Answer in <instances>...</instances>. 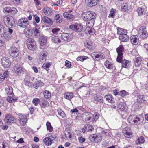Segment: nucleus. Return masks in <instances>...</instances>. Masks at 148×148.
<instances>
[{
  "instance_id": "31",
  "label": "nucleus",
  "mask_w": 148,
  "mask_h": 148,
  "mask_svg": "<svg viewBox=\"0 0 148 148\" xmlns=\"http://www.w3.org/2000/svg\"><path fill=\"white\" fill-rule=\"evenodd\" d=\"M42 20L45 23L49 25H52L53 23V21L51 19L46 16L42 18Z\"/></svg>"
},
{
  "instance_id": "27",
  "label": "nucleus",
  "mask_w": 148,
  "mask_h": 148,
  "mask_svg": "<svg viewBox=\"0 0 148 148\" xmlns=\"http://www.w3.org/2000/svg\"><path fill=\"white\" fill-rule=\"evenodd\" d=\"M39 41L41 46L40 48H42V46L45 45L46 43L47 39L45 37L41 36H40Z\"/></svg>"
},
{
  "instance_id": "50",
  "label": "nucleus",
  "mask_w": 148,
  "mask_h": 148,
  "mask_svg": "<svg viewBox=\"0 0 148 148\" xmlns=\"http://www.w3.org/2000/svg\"><path fill=\"white\" fill-rule=\"evenodd\" d=\"M47 126V130H49L50 132H51L53 130V128L51 125L50 122H47L46 124Z\"/></svg>"
},
{
  "instance_id": "32",
  "label": "nucleus",
  "mask_w": 148,
  "mask_h": 148,
  "mask_svg": "<svg viewBox=\"0 0 148 148\" xmlns=\"http://www.w3.org/2000/svg\"><path fill=\"white\" fill-rule=\"evenodd\" d=\"M42 107H46L48 104V102L47 101L43 99H38V102Z\"/></svg>"
},
{
  "instance_id": "44",
  "label": "nucleus",
  "mask_w": 148,
  "mask_h": 148,
  "mask_svg": "<svg viewBox=\"0 0 148 148\" xmlns=\"http://www.w3.org/2000/svg\"><path fill=\"white\" fill-rule=\"evenodd\" d=\"M44 97L47 99H49L51 96V93L49 91L45 90L43 93Z\"/></svg>"
},
{
  "instance_id": "56",
  "label": "nucleus",
  "mask_w": 148,
  "mask_h": 148,
  "mask_svg": "<svg viewBox=\"0 0 148 148\" xmlns=\"http://www.w3.org/2000/svg\"><path fill=\"white\" fill-rule=\"evenodd\" d=\"M90 138L92 139H96V138H101V136H100L99 134H94L90 136Z\"/></svg>"
},
{
  "instance_id": "28",
  "label": "nucleus",
  "mask_w": 148,
  "mask_h": 148,
  "mask_svg": "<svg viewBox=\"0 0 148 148\" xmlns=\"http://www.w3.org/2000/svg\"><path fill=\"white\" fill-rule=\"evenodd\" d=\"M131 8V6L127 3L123 4L121 6V9L124 12L128 11Z\"/></svg>"
},
{
  "instance_id": "23",
  "label": "nucleus",
  "mask_w": 148,
  "mask_h": 148,
  "mask_svg": "<svg viewBox=\"0 0 148 148\" xmlns=\"http://www.w3.org/2000/svg\"><path fill=\"white\" fill-rule=\"evenodd\" d=\"M64 134L66 138H71L73 135L72 132L69 129H66L64 132Z\"/></svg>"
},
{
  "instance_id": "4",
  "label": "nucleus",
  "mask_w": 148,
  "mask_h": 148,
  "mask_svg": "<svg viewBox=\"0 0 148 148\" xmlns=\"http://www.w3.org/2000/svg\"><path fill=\"white\" fill-rule=\"evenodd\" d=\"M138 34L140 37L143 39H145L148 37V32L145 26L140 27L138 31Z\"/></svg>"
},
{
  "instance_id": "63",
  "label": "nucleus",
  "mask_w": 148,
  "mask_h": 148,
  "mask_svg": "<svg viewBox=\"0 0 148 148\" xmlns=\"http://www.w3.org/2000/svg\"><path fill=\"white\" fill-rule=\"evenodd\" d=\"M4 27V26L0 27V34L3 33L5 32Z\"/></svg>"
},
{
  "instance_id": "35",
  "label": "nucleus",
  "mask_w": 148,
  "mask_h": 148,
  "mask_svg": "<svg viewBox=\"0 0 148 148\" xmlns=\"http://www.w3.org/2000/svg\"><path fill=\"white\" fill-rule=\"evenodd\" d=\"M74 97L73 93L71 92H66L64 94V97L69 100H71Z\"/></svg>"
},
{
  "instance_id": "57",
  "label": "nucleus",
  "mask_w": 148,
  "mask_h": 148,
  "mask_svg": "<svg viewBox=\"0 0 148 148\" xmlns=\"http://www.w3.org/2000/svg\"><path fill=\"white\" fill-rule=\"evenodd\" d=\"M95 99L100 103H102L103 101L102 97L99 96H96L95 98Z\"/></svg>"
},
{
  "instance_id": "40",
  "label": "nucleus",
  "mask_w": 148,
  "mask_h": 148,
  "mask_svg": "<svg viewBox=\"0 0 148 148\" xmlns=\"http://www.w3.org/2000/svg\"><path fill=\"white\" fill-rule=\"evenodd\" d=\"M137 11L139 15L144 14L145 12V9L142 7H139L137 9Z\"/></svg>"
},
{
  "instance_id": "33",
  "label": "nucleus",
  "mask_w": 148,
  "mask_h": 148,
  "mask_svg": "<svg viewBox=\"0 0 148 148\" xmlns=\"http://www.w3.org/2000/svg\"><path fill=\"white\" fill-rule=\"evenodd\" d=\"M119 38L123 42H126L129 39V37L127 34L124 35H121L119 36Z\"/></svg>"
},
{
  "instance_id": "39",
  "label": "nucleus",
  "mask_w": 148,
  "mask_h": 148,
  "mask_svg": "<svg viewBox=\"0 0 148 148\" xmlns=\"http://www.w3.org/2000/svg\"><path fill=\"white\" fill-rule=\"evenodd\" d=\"M63 15L65 18H66L68 19L73 20V16L71 14H69L67 12L64 13L63 14Z\"/></svg>"
},
{
  "instance_id": "58",
  "label": "nucleus",
  "mask_w": 148,
  "mask_h": 148,
  "mask_svg": "<svg viewBox=\"0 0 148 148\" xmlns=\"http://www.w3.org/2000/svg\"><path fill=\"white\" fill-rule=\"evenodd\" d=\"M56 136L54 134H49L48 136L46 137L45 139H55Z\"/></svg>"
},
{
  "instance_id": "30",
  "label": "nucleus",
  "mask_w": 148,
  "mask_h": 148,
  "mask_svg": "<svg viewBox=\"0 0 148 148\" xmlns=\"http://www.w3.org/2000/svg\"><path fill=\"white\" fill-rule=\"evenodd\" d=\"M118 108L121 111L125 112L127 110V107L126 104L123 102L119 103Z\"/></svg>"
},
{
  "instance_id": "42",
  "label": "nucleus",
  "mask_w": 148,
  "mask_h": 148,
  "mask_svg": "<svg viewBox=\"0 0 148 148\" xmlns=\"http://www.w3.org/2000/svg\"><path fill=\"white\" fill-rule=\"evenodd\" d=\"M104 97L105 98L106 100L110 103H112L114 102V101L112 100L113 99L110 95L108 94L106 96H105Z\"/></svg>"
},
{
  "instance_id": "12",
  "label": "nucleus",
  "mask_w": 148,
  "mask_h": 148,
  "mask_svg": "<svg viewBox=\"0 0 148 148\" xmlns=\"http://www.w3.org/2000/svg\"><path fill=\"white\" fill-rule=\"evenodd\" d=\"M69 28L76 32H79L82 31L83 27L80 24L75 23L74 25H70Z\"/></svg>"
},
{
  "instance_id": "62",
  "label": "nucleus",
  "mask_w": 148,
  "mask_h": 148,
  "mask_svg": "<svg viewBox=\"0 0 148 148\" xmlns=\"http://www.w3.org/2000/svg\"><path fill=\"white\" fill-rule=\"evenodd\" d=\"M5 38L7 40H9L11 39V38L7 34H5L4 36Z\"/></svg>"
},
{
  "instance_id": "53",
  "label": "nucleus",
  "mask_w": 148,
  "mask_h": 148,
  "mask_svg": "<svg viewBox=\"0 0 148 148\" xmlns=\"http://www.w3.org/2000/svg\"><path fill=\"white\" fill-rule=\"evenodd\" d=\"M99 116V114H95L93 115V116L92 119V122L96 121L98 119Z\"/></svg>"
},
{
  "instance_id": "7",
  "label": "nucleus",
  "mask_w": 148,
  "mask_h": 148,
  "mask_svg": "<svg viewBox=\"0 0 148 148\" xmlns=\"http://www.w3.org/2000/svg\"><path fill=\"white\" fill-rule=\"evenodd\" d=\"M93 115L90 112L84 113L82 115V117L83 120L86 123H90L92 122V119Z\"/></svg>"
},
{
  "instance_id": "8",
  "label": "nucleus",
  "mask_w": 148,
  "mask_h": 148,
  "mask_svg": "<svg viewBox=\"0 0 148 148\" xmlns=\"http://www.w3.org/2000/svg\"><path fill=\"white\" fill-rule=\"evenodd\" d=\"M9 53L12 57H16L19 54V50L14 46H12L9 49Z\"/></svg>"
},
{
  "instance_id": "24",
  "label": "nucleus",
  "mask_w": 148,
  "mask_h": 148,
  "mask_svg": "<svg viewBox=\"0 0 148 148\" xmlns=\"http://www.w3.org/2000/svg\"><path fill=\"white\" fill-rule=\"evenodd\" d=\"M47 56L45 51H41L39 58V60L42 62H45Z\"/></svg>"
},
{
  "instance_id": "45",
  "label": "nucleus",
  "mask_w": 148,
  "mask_h": 148,
  "mask_svg": "<svg viewBox=\"0 0 148 148\" xmlns=\"http://www.w3.org/2000/svg\"><path fill=\"white\" fill-rule=\"evenodd\" d=\"M52 40L53 42L56 43L61 42V40L58 36H54L52 38Z\"/></svg>"
},
{
  "instance_id": "64",
  "label": "nucleus",
  "mask_w": 148,
  "mask_h": 148,
  "mask_svg": "<svg viewBox=\"0 0 148 148\" xmlns=\"http://www.w3.org/2000/svg\"><path fill=\"white\" fill-rule=\"evenodd\" d=\"M3 75L4 76V77H5L6 79H7L8 76V71H5L4 72Z\"/></svg>"
},
{
  "instance_id": "38",
  "label": "nucleus",
  "mask_w": 148,
  "mask_h": 148,
  "mask_svg": "<svg viewBox=\"0 0 148 148\" xmlns=\"http://www.w3.org/2000/svg\"><path fill=\"white\" fill-rule=\"evenodd\" d=\"M104 64L106 67L110 69H112L114 67V65L108 61H106L105 62Z\"/></svg>"
},
{
  "instance_id": "41",
  "label": "nucleus",
  "mask_w": 148,
  "mask_h": 148,
  "mask_svg": "<svg viewBox=\"0 0 148 148\" xmlns=\"http://www.w3.org/2000/svg\"><path fill=\"white\" fill-rule=\"evenodd\" d=\"M142 59L140 57H137L134 60V64L136 66H139L141 64Z\"/></svg>"
},
{
  "instance_id": "13",
  "label": "nucleus",
  "mask_w": 148,
  "mask_h": 148,
  "mask_svg": "<svg viewBox=\"0 0 148 148\" xmlns=\"http://www.w3.org/2000/svg\"><path fill=\"white\" fill-rule=\"evenodd\" d=\"M99 0H85L86 5L88 7H92L96 6L98 3Z\"/></svg>"
},
{
  "instance_id": "5",
  "label": "nucleus",
  "mask_w": 148,
  "mask_h": 148,
  "mask_svg": "<svg viewBox=\"0 0 148 148\" xmlns=\"http://www.w3.org/2000/svg\"><path fill=\"white\" fill-rule=\"evenodd\" d=\"M5 123L7 124L11 125L15 123L16 122L15 118L10 114H8L5 115L4 119Z\"/></svg>"
},
{
  "instance_id": "9",
  "label": "nucleus",
  "mask_w": 148,
  "mask_h": 148,
  "mask_svg": "<svg viewBox=\"0 0 148 148\" xmlns=\"http://www.w3.org/2000/svg\"><path fill=\"white\" fill-rule=\"evenodd\" d=\"M28 115H25L22 114H19V121L20 123L21 126H24L26 124L27 121V118L28 117Z\"/></svg>"
},
{
  "instance_id": "6",
  "label": "nucleus",
  "mask_w": 148,
  "mask_h": 148,
  "mask_svg": "<svg viewBox=\"0 0 148 148\" xmlns=\"http://www.w3.org/2000/svg\"><path fill=\"white\" fill-rule=\"evenodd\" d=\"M26 43L28 48L30 50H33L36 47L35 41L31 38H29L26 40Z\"/></svg>"
},
{
  "instance_id": "36",
  "label": "nucleus",
  "mask_w": 148,
  "mask_h": 148,
  "mask_svg": "<svg viewBox=\"0 0 148 148\" xmlns=\"http://www.w3.org/2000/svg\"><path fill=\"white\" fill-rule=\"evenodd\" d=\"M117 30V34H119V36H120L121 35H123L125 34H126L127 33V30L125 29L120 28H118Z\"/></svg>"
},
{
  "instance_id": "2",
  "label": "nucleus",
  "mask_w": 148,
  "mask_h": 148,
  "mask_svg": "<svg viewBox=\"0 0 148 148\" xmlns=\"http://www.w3.org/2000/svg\"><path fill=\"white\" fill-rule=\"evenodd\" d=\"M143 119L144 117L141 115L138 116L132 115L129 116L127 119V121L131 125H138L143 121Z\"/></svg>"
},
{
  "instance_id": "17",
  "label": "nucleus",
  "mask_w": 148,
  "mask_h": 148,
  "mask_svg": "<svg viewBox=\"0 0 148 148\" xmlns=\"http://www.w3.org/2000/svg\"><path fill=\"white\" fill-rule=\"evenodd\" d=\"M34 18L35 20L33 21V24L35 26V27H33L31 31L32 34L36 36L37 34V28L36 27V23H37V16L36 15H34Z\"/></svg>"
},
{
  "instance_id": "18",
  "label": "nucleus",
  "mask_w": 148,
  "mask_h": 148,
  "mask_svg": "<svg viewBox=\"0 0 148 148\" xmlns=\"http://www.w3.org/2000/svg\"><path fill=\"white\" fill-rule=\"evenodd\" d=\"M92 56L94 59L97 60L104 59L105 57L104 55L101 53H93L92 54Z\"/></svg>"
},
{
  "instance_id": "37",
  "label": "nucleus",
  "mask_w": 148,
  "mask_h": 148,
  "mask_svg": "<svg viewBox=\"0 0 148 148\" xmlns=\"http://www.w3.org/2000/svg\"><path fill=\"white\" fill-rule=\"evenodd\" d=\"M24 33L26 37H30L32 35L31 32H30V30L29 27H27L24 29Z\"/></svg>"
},
{
  "instance_id": "51",
  "label": "nucleus",
  "mask_w": 148,
  "mask_h": 148,
  "mask_svg": "<svg viewBox=\"0 0 148 148\" xmlns=\"http://www.w3.org/2000/svg\"><path fill=\"white\" fill-rule=\"evenodd\" d=\"M144 95H139L138 96L137 101L139 103H142L143 101L144 100Z\"/></svg>"
},
{
  "instance_id": "55",
  "label": "nucleus",
  "mask_w": 148,
  "mask_h": 148,
  "mask_svg": "<svg viewBox=\"0 0 148 148\" xmlns=\"http://www.w3.org/2000/svg\"><path fill=\"white\" fill-rule=\"evenodd\" d=\"M51 64L49 63H45L43 64L42 67L45 69H47V68H49L51 66Z\"/></svg>"
},
{
  "instance_id": "52",
  "label": "nucleus",
  "mask_w": 148,
  "mask_h": 148,
  "mask_svg": "<svg viewBox=\"0 0 148 148\" xmlns=\"http://www.w3.org/2000/svg\"><path fill=\"white\" fill-rule=\"evenodd\" d=\"M119 93V95L122 97H124L129 94L128 92H126L125 90H122L120 91Z\"/></svg>"
},
{
  "instance_id": "1",
  "label": "nucleus",
  "mask_w": 148,
  "mask_h": 148,
  "mask_svg": "<svg viewBox=\"0 0 148 148\" xmlns=\"http://www.w3.org/2000/svg\"><path fill=\"white\" fill-rule=\"evenodd\" d=\"M96 15V14L94 12L89 11L83 13L81 16L84 20L86 21V24H90L92 26L94 23V19Z\"/></svg>"
},
{
  "instance_id": "34",
  "label": "nucleus",
  "mask_w": 148,
  "mask_h": 148,
  "mask_svg": "<svg viewBox=\"0 0 148 148\" xmlns=\"http://www.w3.org/2000/svg\"><path fill=\"white\" fill-rule=\"evenodd\" d=\"M5 93L8 95H14L13 92V88L10 86H8L5 88Z\"/></svg>"
},
{
  "instance_id": "59",
  "label": "nucleus",
  "mask_w": 148,
  "mask_h": 148,
  "mask_svg": "<svg viewBox=\"0 0 148 148\" xmlns=\"http://www.w3.org/2000/svg\"><path fill=\"white\" fill-rule=\"evenodd\" d=\"M145 142L144 139H137L136 141V143L137 145H140L143 143Z\"/></svg>"
},
{
  "instance_id": "20",
  "label": "nucleus",
  "mask_w": 148,
  "mask_h": 148,
  "mask_svg": "<svg viewBox=\"0 0 148 148\" xmlns=\"http://www.w3.org/2000/svg\"><path fill=\"white\" fill-rule=\"evenodd\" d=\"M131 42L135 45H137L139 42V39L138 37L136 35H133L130 38Z\"/></svg>"
},
{
  "instance_id": "61",
  "label": "nucleus",
  "mask_w": 148,
  "mask_h": 148,
  "mask_svg": "<svg viewBox=\"0 0 148 148\" xmlns=\"http://www.w3.org/2000/svg\"><path fill=\"white\" fill-rule=\"evenodd\" d=\"M60 29L57 28H55L52 29V32L54 34H56L58 32Z\"/></svg>"
},
{
  "instance_id": "16",
  "label": "nucleus",
  "mask_w": 148,
  "mask_h": 148,
  "mask_svg": "<svg viewBox=\"0 0 148 148\" xmlns=\"http://www.w3.org/2000/svg\"><path fill=\"white\" fill-rule=\"evenodd\" d=\"M4 13H11V14H15L17 12L16 9L14 7H5L3 10Z\"/></svg>"
},
{
  "instance_id": "15",
  "label": "nucleus",
  "mask_w": 148,
  "mask_h": 148,
  "mask_svg": "<svg viewBox=\"0 0 148 148\" xmlns=\"http://www.w3.org/2000/svg\"><path fill=\"white\" fill-rule=\"evenodd\" d=\"M2 65L5 68H8L11 64V62L8 58L3 57L1 59Z\"/></svg>"
},
{
  "instance_id": "26",
  "label": "nucleus",
  "mask_w": 148,
  "mask_h": 148,
  "mask_svg": "<svg viewBox=\"0 0 148 148\" xmlns=\"http://www.w3.org/2000/svg\"><path fill=\"white\" fill-rule=\"evenodd\" d=\"M85 32L86 34L92 35L95 33V31L93 28L88 26L85 29Z\"/></svg>"
},
{
  "instance_id": "29",
  "label": "nucleus",
  "mask_w": 148,
  "mask_h": 148,
  "mask_svg": "<svg viewBox=\"0 0 148 148\" xmlns=\"http://www.w3.org/2000/svg\"><path fill=\"white\" fill-rule=\"evenodd\" d=\"M14 71L17 73H22L24 70V69L18 65H16L14 67Z\"/></svg>"
},
{
  "instance_id": "54",
  "label": "nucleus",
  "mask_w": 148,
  "mask_h": 148,
  "mask_svg": "<svg viewBox=\"0 0 148 148\" xmlns=\"http://www.w3.org/2000/svg\"><path fill=\"white\" fill-rule=\"evenodd\" d=\"M88 58V57L86 56H81L77 58V61H80L82 62Z\"/></svg>"
},
{
  "instance_id": "46",
  "label": "nucleus",
  "mask_w": 148,
  "mask_h": 148,
  "mask_svg": "<svg viewBox=\"0 0 148 148\" xmlns=\"http://www.w3.org/2000/svg\"><path fill=\"white\" fill-rule=\"evenodd\" d=\"M116 11V10L115 9H112L110 12V14L108 16L109 17L114 18L115 16V13Z\"/></svg>"
},
{
  "instance_id": "60",
  "label": "nucleus",
  "mask_w": 148,
  "mask_h": 148,
  "mask_svg": "<svg viewBox=\"0 0 148 148\" xmlns=\"http://www.w3.org/2000/svg\"><path fill=\"white\" fill-rule=\"evenodd\" d=\"M60 18L59 14L56 15L55 16V19L56 20V22L58 23H60Z\"/></svg>"
},
{
  "instance_id": "25",
  "label": "nucleus",
  "mask_w": 148,
  "mask_h": 148,
  "mask_svg": "<svg viewBox=\"0 0 148 148\" xmlns=\"http://www.w3.org/2000/svg\"><path fill=\"white\" fill-rule=\"evenodd\" d=\"M118 62L121 63L122 67L124 68H128L131 63L130 62L127 60H122V58L121 61Z\"/></svg>"
},
{
  "instance_id": "47",
  "label": "nucleus",
  "mask_w": 148,
  "mask_h": 148,
  "mask_svg": "<svg viewBox=\"0 0 148 148\" xmlns=\"http://www.w3.org/2000/svg\"><path fill=\"white\" fill-rule=\"evenodd\" d=\"M84 127L86 129V130L89 132L91 131L94 130V128L92 126L90 125H85Z\"/></svg>"
},
{
  "instance_id": "21",
  "label": "nucleus",
  "mask_w": 148,
  "mask_h": 148,
  "mask_svg": "<svg viewBox=\"0 0 148 148\" xmlns=\"http://www.w3.org/2000/svg\"><path fill=\"white\" fill-rule=\"evenodd\" d=\"M53 12V10L50 8H45L43 9V12L46 16H50L52 15Z\"/></svg>"
},
{
  "instance_id": "3",
  "label": "nucleus",
  "mask_w": 148,
  "mask_h": 148,
  "mask_svg": "<svg viewBox=\"0 0 148 148\" xmlns=\"http://www.w3.org/2000/svg\"><path fill=\"white\" fill-rule=\"evenodd\" d=\"M3 21L5 25L8 27H13L15 23L14 18L11 16H5Z\"/></svg>"
},
{
  "instance_id": "43",
  "label": "nucleus",
  "mask_w": 148,
  "mask_h": 148,
  "mask_svg": "<svg viewBox=\"0 0 148 148\" xmlns=\"http://www.w3.org/2000/svg\"><path fill=\"white\" fill-rule=\"evenodd\" d=\"M14 95H8V97L7 98V100L10 103H12L16 101V99H14Z\"/></svg>"
},
{
  "instance_id": "19",
  "label": "nucleus",
  "mask_w": 148,
  "mask_h": 148,
  "mask_svg": "<svg viewBox=\"0 0 148 148\" xmlns=\"http://www.w3.org/2000/svg\"><path fill=\"white\" fill-rule=\"evenodd\" d=\"M71 37V34H70L64 33L61 35V38L62 40L66 41H70Z\"/></svg>"
},
{
  "instance_id": "49",
  "label": "nucleus",
  "mask_w": 148,
  "mask_h": 148,
  "mask_svg": "<svg viewBox=\"0 0 148 148\" xmlns=\"http://www.w3.org/2000/svg\"><path fill=\"white\" fill-rule=\"evenodd\" d=\"M57 112H58V114L62 118H64L66 117V114L64 113V112L61 109H58L57 110Z\"/></svg>"
},
{
  "instance_id": "22",
  "label": "nucleus",
  "mask_w": 148,
  "mask_h": 148,
  "mask_svg": "<svg viewBox=\"0 0 148 148\" xmlns=\"http://www.w3.org/2000/svg\"><path fill=\"white\" fill-rule=\"evenodd\" d=\"M85 46L89 49L92 50L93 49L95 46L93 42L91 41H88L85 42Z\"/></svg>"
},
{
  "instance_id": "11",
  "label": "nucleus",
  "mask_w": 148,
  "mask_h": 148,
  "mask_svg": "<svg viewBox=\"0 0 148 148\" xmlns=\"http://www.w3.org/2000/svg\"><path fill=\"white\" fill-rule=\"evenodd\" d=\"M29 24L28 20L25 18L19 19L18 22V25L22 28L26 27Z\"/></svg>"
},
{
  "instance_id": "10",
  "label": "nucleus",
  "mask_w": 148,
  "mask_h": 148,
  "mask_svg": "<svg viewBox=\"0 0 148 148\" xmlns=\"http://www.w3.org/2000/svg\"><path fill=\"white\" fill-rule=\"evenodd\" d=\"M124 51V48L122 45H120L117 48L116 51L118 53L117 57L116 59L117 62H120L121 61V59L122 58L123 55L122 52Z\"/></svg>"
},
{
  "instance_id": "48",
  "label": "nucleus",
  "mask_w": 148,
  "mask_h": 148,
  "mask_svg": "<svg viewBox=\"0 0 148 148\" xmlns=\"http://www.w3.org/2000/svg\"><path fill=\"white\" fill-rule=\"evenodd\" d=\"M53 140L52 139H44L43 142L47 146L51 145L52 142Z\"/></svg>"
},
{
  "instance_id": "14",
  "label": "nucleus",
  "mask_w": 148,
  "mask_h": 148,
  "mask_svg": "<svg viewBox=\"0 0 148 148\" xmlns=\"http://www.w3.org/2000/svg\"><path fill=\"white\" fill-rule=\"evenodd\" d=\"M123 133L125 136L127 138H131L132 136V133L130 128L126 127L123 130Z\"/></svg>"
}]
</instances>
